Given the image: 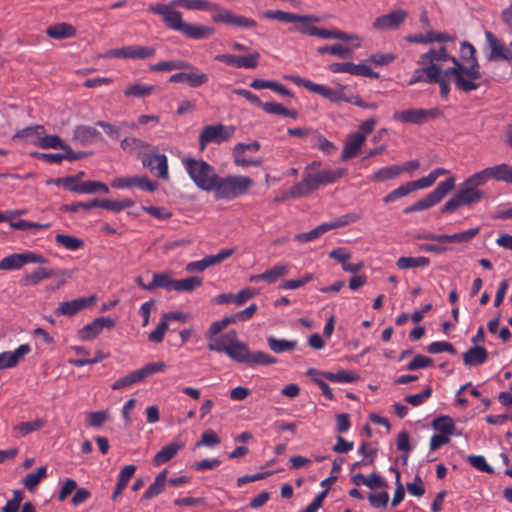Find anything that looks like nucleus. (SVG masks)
<instances>
[{
  "mask_svg": "<svg viewBox=\"0 0 512 512\" xmlns=\"http://www.w3.org/2000/svg\"><path fill=\"white\" fill-rule=\"evenodd\" d=\"M111 186L116 189L137 187L147 192H154L158 189V184L154 181H151L145 175L118 177L112 180Z\"/></svg>",
  "mask_w": 512,
  "mask_h": 512,
  "instance_id": "ddd939ff",
  "label": "nucleus"
},
{
  "mask_svg": "<svg viewBox=\"0 0 512 512\" xmlns=\"http://www.w3.org/2000/svg\"><path fill=\"white\" fill-rule=\"evenodd\" d=\"M441 112L437 108L433 109H421L412 108L402 111H396L393 114V119L402 123L408 124H422L426 121L439 117Z\"/></svg>",
  "mask_w": 512,
  "mask_h": 512,
  "instance_id": "9d476101",
  "label": "nucleus"
},
{
  "mask_svg": "<svg viewBox=\"0 0 512 512\" xmlns=\"http://www.w3.org/2000/svg\"><path fill=\"white\" fill-rule=\"evenodd\" d=\"M222 258H203L202 260L191 262L186 266L189 273L202 272L210 266L220 263Z\"/></svg>",
  "mask_w": 512,
  "mask_h": 512,
  "instance_id": "4d7b16f0",
  "label": "nucleus"
},
{
  "mask_svg": "<svg viewBox=\"0 0 512 512\" xmlns=\"http://www.w3.org/2000/svg\"><path fill=\"white\" fill-rule=\"evenodd\" d=\"M476 50L474 46L469 42H462L460 47L461 59L465 62V65H472L474 61H477L475 57Z\"/></svg>",
  "mask_w": 512,
  "mask_h": 512,
  "instance_id": "69168bd1",
  "label": "nucleus"
},
{
  "mask_svg": "<svg viewBox=\"0 0 512 512\" xmlns=\"http://www.w3.org/2000/svg\"><path fill=\"white\" fill-rule=\"evenodd\" d=\"M259 59L260 53L257 51L245 56L239 55L238 68L255 69L259 64Z\"/></svg>",
  "mask_w": 512,
  "mask_h": 512,
  "instance_id": "680f3d73",
  "label": "nucleus"
},
{
  "mask_svg": "<svg viewBox=\"0 0 512 512\" xmlns=\"http://www.w3.org/2000/svg\"><path fill=\"white\" fill-rule=\"evenodd\" d=\"M234 163L241 167L255 166L259 167L262 165L263 160L261 158H248L242 152L233 151Z\"/></svg>",
  "mask_w": 512,
  "mask_h": 512,
  "instance_id": "0e129e2a",
  "label": "nucleus"
},
{
  "mask_svg": "<svg viewBox=\"0 0 512 512\" xmlns=\"http://www.w3.org/2000/svg\"><path fill=\"white\" fill-rule=\"evenodd\" d=\"M287 273V268L284 265H276L270 270L262 273V280L268 283H273L280 277Z\"/></svg>",
  "mask_w": 512,
  "mask_h": 512,
  "instance_id": "338daca9",
  "label": "nucleus"
},
{
  "mask_svg": "<svg viewBox=\"0 0 512 512\" xmlns=\"http://www.w3.org/2000/svg\"><path fill=\"white\" fill-rule=\"evenodd\" d=\"M32 143L41 149H61L66 148V143L57 135H38L37 139H34Z\"/></svg>",
  "mask_w": 512,
  "mask_h": 512,
  "instance_id": "f704fd0d",
  "label": "nucleus"
},
{
  "mask_svg": "<svg viewBox=\"0 0 512 512\" xmlns=\"http://www.w3.org/2000/svg\"><path fill=\"white\" fill-rule=\"evenodd\" d=\"M46 34L53 39H66L75 36L76 29L68 23H56L46 29Z\"/></svg>",
  "mask_w": 512,
  "mask_h": 512,
  "instance_id": "473e14b6",
  "label": "nucleus"
},
{
  "mask_svg": "<svg viewBox=\"0 0 512 512\" xmlns=\"http://www.w3.org/2000/svg\"><path fill=\"white\" fill-rule=\"evenodd\" d=\"M212 20L216 23H224L243 29H253L258 25L254 19L235 14L222 7H219L217 13L212 14Z\"/></svg>",
  "mask_w": 512,
  "mask_h": 512,
  "instance_id": "f8f14e48",
  "label": "nucleus"
},
{
  "mask_svg": "<svg viewBox=\"0 0 512 512\" xmlns=\"http://www.w3.org/2000/svg\"><path fill=\"white\" fill-rule=\"evenodd\" d=\"M142 165L160 179L168 180V160L166 155L159 153H148L143 156Z\"/></svg>",
  "mask_w": 512,
  "mask_h": 512,
  "instance_id": "2eb2a0df",
  "label": "nucleus"
},
{
  "mask_svg": "<svg viewBox=\"0 0 512 512\" xmlns=\"http://www.w3.org/2000/svg\"><path fill=\"white\" fill-rule=\"evenodd\" d=\"M235 132L233 126L223 124L205 126L199 135V148L204 151L209 143L220 144L229 140Z\"/></svg>",
  "mask_w": 512,
  "mask_h": 512,
  "instance_id": "6e6552de",
  "label": "nucleus"
},
{
  "mask_svg": "<svg viewBox=\"0 0 512 512\" xmlns=\"http://www.w3.org/2000/svg\"><path fill=\"white\" fill-rule=\"evenodd\" d=\"M55 240L59 245H62L70 251H76L84 245L81 239L71 235L57 234Z\"/></svg>",
  "mask_w": 512,
  "mask_h": 512,
  "instance_id": "8fccbe9b",
  "label": "nucleus"
},
{
  "mask_svg": "<svg viewBox=\"0 0 512 512\" xmlns=\"http://www.w3.org/2000/svg\"><path fill=\"white\" fill-rule=\"evenodd\" d=\"M344 168L326 169L321 171L304 170L302 181L293 185L290 189L283 191L276 201H286L289 199L300 198L317 190L321 185L334 183L346 174Z\"/></svg>",
  "mask_w": 512,
  "mask_h": 512,
  "instance_id": "7ed1b4c3",
  "label": "nucleus"
},
{
  "mask_svg": "<svg viewBox=\"0 0 512 512\" xmlns=\"http://www.w3.org/2000/svg\"><path fill=\"white\" fill-rule=\"evenodd\" d=\"M486 359H487V351L485 348L480 347V346L470 348L463 355L464 363L469 366H476V365L482 364L486 361Z\"/></svg>",
  "mask_w": 512,
  "mask_h": 512,
  "instance_id": "58836bf2",
  "label": "nucleus"
},
{
  "mask_svg": "<svg viewBox=\"0 0 512 512\" xmlns=\"http://www.w3.org/2000/svg\"><path fill=\"white\" fill-rule=\"evenodd\" d=\"M413 191H414L413 187L409 181V182H406V183L400 185L398 188H396L395 190L388 193L383 198V201L385 203H391V202L398 200L399 198L407 196L408 194L412 193Z\"/></svg>",
  "mask_w": 512,
  "mask_h": 512,
  "instance_id": "6e6d98bb",
  "label": "nucleus"
},
{
  "mask_svg": "<svg viewBox=\"0 0 512 512\" xmlns=\"http://www.w3.org/2000/svg\"><path fill=\"white\" fill-rule=\"evenodd\" d=\"M447 61L453 63V67L443 69L441 67L440 79L444 81L450 92V84L463 92H471L477 90L481 86L482 73L479 70L478 61H474L472 65H465L454 56H450Z\"/></svg>",
  "mask_w": 512,
  "mask_h": 512,
  "instance_id": "f03ea898",
  "label": "nucleus"
},
{
  "mask_svg": "<svg viewBox=\"0 0 512 512\" xmlns=\"http://www.w3.org/2000/svg\"><path fill=\"white\" fill-rule=\"evenodd\" d=\"M264 18L274 19L286 23H307V22H317L318 18L311 15H298L290 12H285L282 10H269L265 11L263 14Z\"/></svg>",
  "mask_w": 512,
  "mask_h": 512,
  "instance_id": "412c9836",
  "label": "nucleus"
},
{
  "mask_svg": "<svg viewBox=\"0 0 512 512\" xmlns=\"http://www.w3.org/2000/svg\"><path fill=\"white\" fill-rule=\"evenodd\" d=\"M182 165L193 183L201 190L211 192L217 180L215 168L203 159L184 157Z\"/></svg>",
  "mask_w": 512,
  "mask_h": 512,
  "instance_id": "20e7f679",
  "label": "nucleus"
},
{
  "mask_svg": "<svg viewBox=\"0 0 512 512\" xmlns=\"http://www.w3.org/2000/svg\"><path fill=\"white\" fill-rule=\"evenodd\" d=\"M167 369V365L163 361L149 362L140 369L136 370L141 382L153 374L162 373Z\"/></svg>",
  "mask_w": 512,
  "mask_h": 512,
  "instance_id": "c03bdc74",
  "label": "nucleus"
},
{
  "mask_svg": "<svg viewBox=\"0 0 512 512\" xmlns=\"http://www.w3.org/2000/svg\"><path fill=\"white\" fill-rule=\"evenodd\" d=\"M183 447L184 443L182 441H173L162 447V449L157 452L153 458L154 466L158 467L167 463L173 457H175L177 453L183 449Z\"/></svg>",
  "mask_w": 512,
  "mask_h": 512,
  "instance_id": "a878e982",
  "label": "nucleus"
},
{
  "mask_svg": "<svg viewBox=\"0 0 512 512\" xmlns=\"http://www.w3.org/2000/svg\"><path fill=\"white\" fill-rule=\"evenodd\" d=\"M100 137V132L88 125L76 126L73 132V139L82 145L90 144Z\"/></svg>",
  "mask_w": 512,
  "mask_h": 512,
  "instance_id": "c85d7f7f",
  "label": "nucleus"
},
{
  "mask_svg": "<svg viewBox=\"0 0 512 512\" xmlns=\"http://www.w3.org/2000/svg\"><path fill=\"white\" fill-rule=\"evenodd\" d=\"M46 421L42 418H37L33 421L21 422L17 424L13 430L17 437H24L29 433L35 432L43 428Z\"/></svg>",
  "mask_w": 512,
  "mask_h": 512,
  "instance_id": "a19ab883",
  "label": "nucleus"
},
{
  "mask_svg": "<svg viewBox=\"0 0 512 512\" xmlns=\"http://www.w3.org/2000/svg\"><path fill=\"white\" fill-rule=\"evenodd\" d=\"M364 142V134H361V132H353L349 134L343 146L341 154L342 160L345 161L356 157Z\"/></svg>",
  "mask_w": 512,
  "mask_h": 512,
  "instance_id": "4be33fe9",
  "label": "nucleus"
},
{
  "mask_svg": "<svg viewBox=\"0 0 512 512\" xmlns=\"http://www.w3.org/2000/svg\"><path fill=\"white\" fill-rule=\"evenodd\" d=\"M456 178L454 176L449 177L443 182H440L438 186L431 192L438 203L455 187Z\"/></svg>",
  "mask_w": 512,
  "mask_h": 512,
  "instance_id": "5fc2aeb1",
  "label": "nucleus"
},
{
  "mask_svg": "<svg viewBox=\"0 0 512 512\" xmlns=\"http://www.w3.org/2000/svg\"><path fill=\"white\" fill-rule=\"evenodd\" d=\"M449 171L445 168H436L432 170L427 176L419 178L414 181H410L413 190H421V189H427L431 187L435 181L442 175L448 174Z\"/></svg>",
  "mask_w": 512,
  "mask_h": 512,
  "instance_id": "72a5a7b5",
  "label": "nucleus"
},
{
  "mask_svg": "<svg viewBox=\"0 0 512 512\" xmlns=\"http://www.w3.org/2000/svg\"><path fill=\"white\" fill-rule=\"evenodd\" d=\"M490 180H493L491 167H487L480 171L473 173L465 180L466 185H472L475 188L485 185Z\"/></svg>",
  "mask_w": 512,
  "mask_h": 512,
  "instance_id": "79ce46f5",
  "label": "nucleus"
},
{
  "mask_svg": "<svg viewBox=\"0 0 512 512\" xmlns=\"http://www.w3.org/2000/svg\"><path fill=\"white\" fill-rule=\"evenodd\" d=\"M95 301L94 296L77 298L71 301L63 302L57 308L56 313L66 316H72L82 309L91 306Z\"/></svg>",
  "mask_w": 512,
  "mask_h": 512,
  "instance_id": "5701e85b",
  "label": "nucleus"
},
{
  "mask_svg": "<svg viewBox=\"0 0 512 512\" xmlns=\"http://www.w3.org/2000/svg\"><path fill=\"white\" fill-rule=\"evenodd\" d=\"M155 53L156 49L154 47L132 45L109 50L104 54V57L137 60L151 58Z\"/></svg>",
  "mask_w": 512,
  "mask_h": 512,
  "instance_id": "9b49d317",
  "label": "nucleus"
},
{
  "mask_svg": "<svg viewBox=\"0 0 512 512\" xmlns=\"http://www.w3.org/2000/svg\"><path fill=\"white\" fill-rule=\"evenodd\" d=\"M38 258H3L0 261L1 270H16L20 269L26 263L35 261Z\"/></svg>",
  "mask_w": 512,
  "mask_h": 512,
  "instance_id": "13d9d810",
  "label": "nucleus"
},
{
  "mask_svg": "<svg viewBox=\"0 0 512 512\" xmlns=\"http://www.w3.org/2000/svg\"><path fill=\"white\" fill-rule=\"evenodd\" d=\"M168 471L166 469L162 470L154 479V482L149 485L147 490L142 496V499H151L160 493H162L165 489V485L167 482Z\"/></svg>",
  "mask_w": 512,
  "mask_h": 512,
  "instance_id": "c9c22d12",
  "label": "nucleus"
},
{
  "mask_svg": "<svg viewBox=\"0 0 512 512\" xmlns=\"http://www.w3.org/2000/svg\"><path fill=\"white\" fill-rule=\"evenodd\" d=\"M225 328L226 327L222 319L219 321H215L210 325L209 329L205 333V338L207 339V345L209 350L216 352H224L227 355V347L230 348L231 346H233V339H235L236 341H240L235 330H230L229 332L221 336H217Z\"/></svg>",
  "mask_w": 512,
  "mask_h": 512,
  "instance_id": "0eeeda50",
  "label": "nucleus"
},
{
  "mask_svg": "<svg viewBox=\"0 0 512 512\" xmlns=\"http://www.w3.org/2000/svg\"><path fill=\"white\" fill-rule=\"evenodd\" d=\"M174 289L173 291L178 292H191L194 289L200 287L202 285V278L197 276H192L184 279H175V283H173Z\"/></svg>",
  "mask_w": 512,
  "mask_h": 512,
  "instance_id": "de8ad7c7",
  "label": "nucleus"
},
{
  "mask_svg": "<svg viewBox=\"0 0 512 512\" xmlns=\"http://www.w3.org/2000/svg\"><path fill=\"white\" fill-rule=\"evenodd\" d=\"M358 218L359 217L356 214L349 213V214L340 216L336 219H333L329 222H324L309 232L298 234L295 236V238L300 242H308V241H311L332 229L344 227L350 223L356 222L358 220Z\"/></svg>",
  "mask_w": 512,
  "mask_h": 512,
  "instance_id": "1a4fd4ad",
  "label": "nucleus"
},
{
  "mask_svg": "<svg viewBox=\"0 0 512 512\" xmlns=\"http://www.w3.org/2000/svg\"><path fill=\"white\" fill-rule=\"evenodd\" d=\"M328 70L332 73H348L356 76H364L369 78H378L379 74L374 72L366 64H354L351 62H335L328 66Z\"/></svg>",
  "mask_w": 512,
  "mask_h": 512,
  "instance_id": "a211bd4d",
  "label": "nucleus"
},
{
  "mask_svg": "<svg viewBox=\"0 0 512 512\" xmlns=\"http://www.w3.org/2000/svg\"><path fill=\"white\" fill-rule=\"evenodd\" d=\"M175 279H172L167 274H155L153 276V281L150 286H148V289L154 288V287H161L166 289L167 291H173Z\"/></svg>",
  "mask_w": 512,
  "mask_h": 512,
  "instance_id": "bf43d9fd",
  "label": "nucleus"
},
{
  "mask_svg": "<svg viewBox=\"0 0 512 512\" xmlns=\"http://www.w3.org/2000/svg\"><path fill=\"white\" fill-rule=\"evenodd\" d=\"M432 427L438 432L446 435H453L455 432V424L451 417L440 416L433 420Z\"/></svg>",
  "mask_w": 512,
  "mask_h": 512,
  "instance_id": "09e8293b",
  "label": "nucleus"
},
{
  "mask_svg": "<svg viewBox=\"0 0 512 512\" xmlns=\"http://www.w3.org/2000/svg\"><path fill=\"white\" fill-rule=\"evenodd\" d=\"M181 33L188 38L200 40L214 35L215 29L206 25L191 24L186 22Z\"/></svg>",
  "mask_w": 512,
  "mask_h": 512,
  "instance_id": "cd10ccee",
  "label": "nucleus"
},
{
  "mask_svg": "<svg viewBox=\"0 0 512 512\" xmlns=\"http://www.w3.org/2000/svg\"><path fill=\"white\" fill-rule=\"evenodd\" d=\"M185 9L187 10H209L213 14L218 12L219 5L207 0H186Z\"/></svg>",
  "mask_w": 512,
  "mask_h": 512,
  "instance_id": "864d4df0",
  "label": "nucleus"
},
{
  "mask_svg": "<svg viewBox=\"0 0 512 512\" xmlns=\"http://www.w3.org/2000/svg\"><path fill=\"white\" fill-rule=\"evenodd\" d=\"M400 176V168L398 165H390L376 170L371 176L370 180L373 182H385Z\"/></svg>",
  "mask_w": 512,
  "mask_h": 512,
  "instance_id": "ea45409f",
  "label": "nucleus"
},
{
  "mask_svg": "<svg viewBox=\"0 0 512 512\" xmlns=\"http://www.w3.org/2000/svg\"><path fill=\"white\" fill-rule=\"evenodd\" d=\"M493 180L512 185V166L506 163L491 166Z\"/></svg>",
  "mask_w": 512,
  "mask_h": 512,
  "instance_id": "a18cd8bd",
  "label": "nucleus"
},
{
  "mask_svg": "<svg viewBox=\"0 0 512 512\" xmlns=\"http://www.w3.org/2000/svg\"><path fill=\"white\" fill-rule=\"evenodd\" d=\"M354 45L347 47L342 44L324 45L317 48L319 54H331L342 59H349L352 56Z\"/></svg>",
  "mask_w": 512,
  "mask_h": 512,
  "instance_id": "4c0bfd02",
  "label": "nucleus"
},
{
  "mask_svg": "<svg viewBox=\"0 0 512 512\" xmlns=\"http://www.w3.org/2000/svg\"><path fill=\"white\" fill-rule=\"evenodd\" d=\"M396 265L402 270L423 267L428 265V258H399Z\"/></svg>",
  "mask_w": 512,
  "mask_h": 512,
  "instance_id": "e2e57ef3",
  "label": "nucleus"
},
{
  "mask_svg": "<svg viewBox=\"0 0 512 512\" xmlns=\"http://www.w3.org/2000/svg\"><path fill=\"white\" fill-rule=\"evenodd\" d=\"M268 345L272 351L275 353H281L285 351L293 350L297 342L296 341H288L284 339H276L274 337H269L267 339Z\"/></svg>",
  "mask_w": 512,
  "mask_h": 512,
  "instance_id": "603ef678",
  "label": "nucleus"
},
{
  "mask_svg": "<svg viewBox=\"0 0 512 512\" xmlns=\"http://www.w3.org/2000/svg\"><path fill=\"white\" fill-rule=\"evenodd\" d=\"M109 418V412L107 410H101L96 412H91L87 415L88 424L92 427H100L106 422Z\"/></svg>",
  "mask_w": 512,
  "mask_h": 512,
  "instance_id": "774afa93",
  "label": "nucleus"
},
{
  "mask_svg": "<svg viewBox=\"0 0 512 512\" xmlns=\"http://www.w3.org/2000/svg\"><path fill=\"white\" fill-rule=\"evenodd\" d=\"M479 228H472L463 232L455 233L452 235H439L437 237V240L441 244H448V243H454V242H468L472 238H474L479 233Z\"/></svg>",
  "mask_w": 512,
  "mask_h": 512,
  "instance_id": "e433bc0d",
  "label": "nucleus"
},
{
  "mask_svg": "<svg viewBox=\"0 0 512 512\" xmlns=\"http://www.w3.org/2000/svg\"><path fill=\"white\" fill-rule=\"evenodd\" d=\"M135 202L131 199H123L119 201L109 199H95L91 201L89 206L100 207L103 209L111 210L113 212H120L126 208L134 206Z\"/></svg>",
  "mask_w": 512,
  "mask_h": 512,
  "instance_id": "2f4dec72",
  "label": "nucleus"
},
{
  "mask_svg": "<svg viewBox=\"0 0 512 512\" xmlns=\"http://www.w3.org/2000/svg\"><path fill=\"white\" fill-rule=\"evenodd\" d=\"M156 90V86L152 84L142 83V82H133L124 90V95L126 97H134V98H146L151 96Z\"/></svg>",
  "mask_w": 512,
  "mask_h": 512,
  "instance_id": "c756f323",
  "label": "nucleus"
},
{
  "mask_svg": "<svg viewBox=\"0 0 512 512\" xmlns=\"http://www.w3.org/2000/svg\"><path fill=\"white\" fill-rule=\"evenodd\" d=\"M407 16L408 13L405 10H393L388 14L377 17L373 22V28L380 31L397 29Z\"/></svg>",
  "mask_w": 512,
  "mask_h": 512,
  "instance_id": "6ab92c4d",
  "label": "nucleus"
},
{
  "mask_svg": "<svg viewBox=\"0 0 512 512\" xmlns=\"http://www.w3.org/2000/svg\"><path fill=\"white\" fill-rule=\"evenodd\" d=\"M485 38L490 49L489 54L487 55V59L489 61L503 60L510 61L512 60V51L509 46H507L504 42L498 39L492 32L486 31Z\"/></svg>",
  "mask_w": 512,
  "mask_h": 512,
  "instance_id": "f3484780",
  "label": "nucleus"
},
{
  "mask_svg": "<svg viewBox=\"0 0 512 512\" xmlns=\"http://www.w3.org/2000/svg\"><path fill=\"white\" fill-rule=\"evenodd\" d=\"M457 194L459 195L464 206L479 202L485 195L484 191L480 190L479 188H475L472 185H466L465 181L463 182L461 188L458 190Z\"/></svg>",
  "mask_w": 512,
  "mask_h": 512,
  "instance_id": "7c9ffc66",
  "label": "nucleus"
},
{
  "mask_svg": "<svg viewBox=\"0 0 512 512\" xmlns=\"http://www.w3.org/2000/svg\"><path fill=\"white\" fill-rule=\"evenodd\" d=\"M450 58L445 47H440L438 50L431 49L422 54L417 61L418 65L422 66L414 71L409 85H414L418 82L437 83L440 87L442 97L448 96V89L444 81L440 79L441 76V63L446 62Z\"/></svg>",
  "mask_w": 512,
  "mask_h": 512,
  "instance_id": "f257e3e1",
  "label": "nucleus"
},
{
  "mask_svg": "<svg viewBox=\"0 0 512 512\" xmlns=\"http://www.w3.org/2000/svg\"><path fill=\"white\" fill-rule=\"evenodd\" d=\"M12 219V217L10 218ZM9 225L13 229L27 231V230H41L48 227L47 224H39L35 222H30L27 220H18V221H12L9 220Z\"/></svg>",
  "mask_w": 512,
  "mask_h": 512,
  "instance_id": "052dcab7",
  "label": "nucleus"
},
{
  "mask_svg": "<svg viewBox=\"0 0 512 512\" xmlns=\"http://www.w3.org/2000/svg\"><path fill=\"white\" fill-rule=\"evenodd\" d=\"M30 352V346L28 344H22L14 351H5L0 353V370L16 367L18 363Z\"/></svg>",
  "mask_w": 512,
  "mask_h": 512,
  "instance_id": "aec40b11",
  "label": "nucleus"
},
{
  "mask_svg": "<svg viewBox=\"0 0 512 512\" xmlns=\"http://www.w3.org/2000/svg\"><path fill=\"white\" fill-rule=\"evenodd\" d=\"M253 184V180L247 176H217L212 191L216 199L232 200L245 194Z\"/></svg>",
  "mask_w": 512,
  "mask_h": 512,
  "instance_id": "39448f33",
  "label": "nucleus"
},
{
  "mask_svg": "<svg viewBox=\"0 0 512 512\" xmlns=\"http://www.w3.org/2000/svg\"><path fill=\"white\" fill-rule=\"evenodd\" d=\"M149 11L162 16L165 25L172 30L181 32L186 24L182 19L181 12L170 9V6H164V4L151 5Z\"/></svg>",
  "mask_w": 512,
  "mask_h": 512,
  "instance_id": "4468645a",
  "label": "nucleus"
},
{
  "mask_svg": "<svg viewBox=\"0 0 512 512\" xmlns=\"http://www.w3.org/2000/svg\"><path fill=\"white\" fill-rule=\"evenodd\" d=\"M116 322L110 317H99L81 328L77 335L82 341L95 339L104 329H112Z\"/></svg>",
  "mask_w": 512,
  "mask_h": 512,
  "instance_id": "dca6fc26",
  "label": "nucleus"
},
{
  "mask_svg": "<svg viewBox=\"0 0 512 512\" xmlns=\"http://www.w3.org/2000/svg\"><path fill=\"white\" fill-rule=\"evenodd\" d=\"M315 36L323 39H338L342 41L355 42L354 47L358 48L361 45L362 39L356 34H348L337 29H324L319 28L313 32Z\"/></svg>",
  "mask_w": 512,
  "mask_h": 512,
  "instance_id": "393cba45",
  "label": "nucleus"
},
{
  "mask_svg": "<svg viewBox=\"0 0 512 512\" xmlns=\"http://www.w3.org/2000/svg\"><path fill=\"white\" fill-rule=\"evenodd\" d=\"M209 81V76L201 72L198 68L194 66V70H189L185 72V83L192 87L197 88L202 85H205Z\"/></svg>",
  "mask_w": 512,
  "mask_h": 512,
  "instance_id": "49530a36",
  "label": "nucleus"
},
{
  "mask_svg": "<svg viewBox=\"0 0 512 512\" xmlns=\"http://www.w3.org/2000/svg\"><path fill=\"white\" fill-rule=\"evenodd\" d=\"M454 40V37L447 34L436 31H429L426 34H415L408 35L406 41L417 44H428L432 42H447Z\"/></svg>",
  "mask_w": 512,
  "mask_h": 512,
  "instance_id": "bb28decb",
  "label": "nucleus"
},
{
  "mask_svg": "<svg viewBox=\"0 0 512 512\" xmlns=\"http://www.w3.org/2000/svg\"><path fill=\"white\" fill-rule=\"evenodd\" d=\"M46 476L47 468L46 466H41L37 469L36 472L26 475L22 479V484L29 491H34L35 488L39 485V483L46 478Z\"/></svg>",
  "mask_w": 512,
  "mask_h": 512,
  "instance_id": "37998d69",
  "label": "nucleus"
},
{
  "mask_svg": "<svg viewBox=\"0 0 512 512\" xmlns=\"http://www.w3.org/2000/svg\"><path fill=\"white\" fill-rule=\"evenodd\" d=\"M233 340V346H231L230 348L227 347V356L232 360L239 363H245L251 366L269 365L274 364L276 362V359L270 356L269 354L262 351L251 352L248 348V345L245 342L236 341L235 339Z\"/></svg>",
  "mask_w": 512,
  "mask_h": 512,
  "instance_id": "423d86ee",
  "label": "nucleus"
},
{
  "mask_svg": "<svg viewBox=\"0 0 512 512\" xmlns=\"http://www.w3.org/2000/svg\"><path fill=\"white\" fill-rule=\"evenodd\" d=\"M346 89L345 85H339L338 89H332L325 85L314 83L312 86L311 92L319 94L320 96L330 100L331 102H339L346 101L352 102V99H349L345 96L344 90Z\"/></svg>",
  "mask_w": 512,
  "mask_h": 512,
  "instance_id": "b1692460",
  "label": "nucleus"
},
{
  "mask_svg": "<svg viewBox=\"0 0 512 512\" xmlns=\"http://www.w3.org/2000/svg\"><path fill=\"white\" fill-rule=\"evenodd\" d=\"M141 382L136 370L124 375L117 379L112 385L111 388L113 390H123L134 384Z\"/></svg>",
  "mask_w": 512,
  "mask_h": 512,
  "instance_id": "3c124183",
  "label": "nucleus"
}]
</instances>
